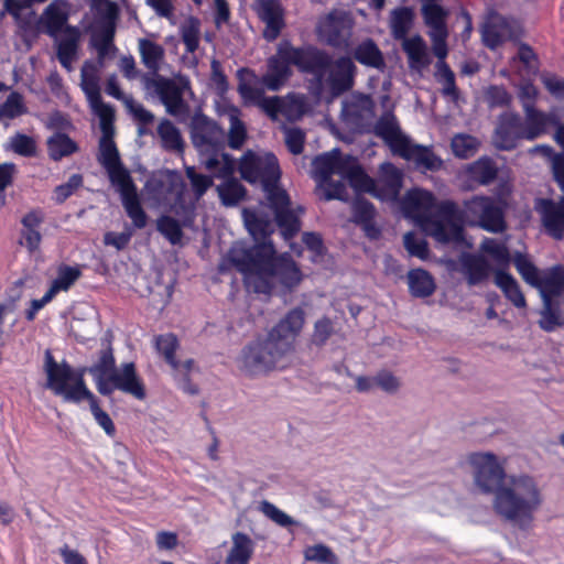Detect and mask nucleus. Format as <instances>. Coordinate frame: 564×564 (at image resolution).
<instances>
[{
  "label": "nucleus",
  "instance_id": "obj_8",
  "mask_svg": "<svg viewBox=\"0 0 564 564\" xmlns=\"http://www.w3.org/2000/svg\"><path fill=\"white\" fill-rule=\"evenodd\" d=\"M186 176L189 180L194 197L185 191L181 176L171 171L152 177L145 188L154 194L158 202L169 205L176 215H182L192 210L195 203L213 185L212 177L197 173L193 166L186 167Z\"/></svg>",
  "mask_w": 564,
  "mask_h": 564
},
{
  "label": "nucleus",
  "instance_id": "obj_62",
  "mask_svg": "<svg viewBox=\"0 0 564 564\" xmlns=\"http://www.w3.org/2000/svg\"><path fill=\"white\" fill-rule=\"evenodd\" d=\"M155 542L161 551H171L174 550L178 544V539L176 533L169 531H161L156 533Z\"/></svg>",
  "mask_w": 564,
  "mask_h": 564
},
{
  "label": "nucleus",
  "instance_id": "obj_50",
  "mask_svg": "<svg viewBox=\"0 0 564 564\" xmlns=\"http://www.w3.org/2000/svg\"><path fill=\"white\" fill-rule=\"evenodd\" d=\"M470 177L479 183H488L496 175V167L487 158H481L468 165Z\"/></svg>",
  "mask_w": 564,
  "mask_h": 564
},
{
  "label": "nucleus",
  "instance_id": "obj_40",
  "mask_svg": "<svg viewBox=\"0 0 564 564\" xmlns=\"http://www.w3.org/2000/svg\"><path fill=\"white\" fill-rule=\"evenodd\" d=\"M414 21V11L411 8L402 7L391 11L389 25L394 39L403 40L411 30Z\"/></svg>",
  "mask_w": 564,
  "mask_h": 564
},
{
  "label": "nucleus",
  "instance_id": "obj_16",
  "mask_svg": "<svg viewBox=\"0 0 564 564\" xmlns=\"http://www.w3.org/2000/svg\"><path fill=\"white\" fill-rule=\"evenodd\" d=\"M463 217L469 224L488 231L498 232L505 228L502 207L500 203L490 198L475 197L468 200L465 204Z\"/></svg>",
  "mask_w": 564,
  "mask_h": 564
},
{
  "label": "nucleus",
  "instance_id": "obj_19",
  "mask_svg": "<svg viewBox=\"0 0 564 564\" xmlns=\"http://www.w3.org/2000/svg\"><path fill=\"white\" fill-rule=\"evenodd\" d=\"M99 66L93 62H86L82 67V88L89 101L93 111L102 119L104 126L109 121L112 108L101 101L98 86Z\"/></svg>",
  "mask_w": 564,
  "mask_h": 564
},
{
  "label": "nucleus",
  "instance_id": "obj_38",
  "mask_svg": "<svg viewBox=\"0 0 564 564\" xmlns=\"http://www.w3.org/2000/svg\"><path fill=\"white\" fill-rule=\"evenodd\" d=\"M138 48L147 68L156 72L164 62L165 51L151 37L139 39Z\"/></svg>",
  "mask_w": 564,
  "mask_h": 564
},
{
  "label": "nucleus",
  "instance_id": "obj_32",
  "mask_svg": "<svg viewBox=\"0 0 564 564\" xmlns=\"http://www.w3.org/2000/svg\"><path fill=\"white\" fill-rule=\"evenodd\" d=\"M254 552V543L249 535L236 532L231 535V544L225 564H249Z\"/></svg>",
  "mask_w": 564,
  "mask_h": 564
},
{
  "label": "nucleus",
  "instance_id": "obj_47",
  "mask_svg": "<svg viewBox=\"0 0 564 564\" xmlns=\"http://www.w3.org/2000/svg\"><path fill=\"white\" fill-rule=\"evenodd\" d=\"M158 134L162 144L169 150L181 151L183 149V140L180 131L170 121L163 120L158 127Z\"/></svg>",
  "mask_w": 564,
  "mask_h": 564
},
{
  "label": "nucleus",
  "instance_id": "obj_36",
  "mask_svg": "<svg viewBox=\"0 0 564 564\" xmlns=\"http://www.w3.org/2000/svg\"><path fill=\"white\" fill-rule=\"evenodd\" d=\"M158 93L167 112L177 116L185 111L181 89L172 82L160 79L156 83Z\"/></svg>",
  "mask_w": 564,
  "mask_h": 564
},
{
  "label": "nucleus",
  "instance_id": "obj_59",
  "mask_svg": "<svg viewBox=\"0 0 564 564\" xmlns=\"http://www.w3.org/2000/svg\"><path fill=\"white\" fill-rule=\"evenodd\" d=\"M284 140L289 150L293 154H299L303 150L304 133L297 128H285Z\"/></svg>",
  "mask_w": 564,
  "mask_h": 564
},
{
  "label": "nucleus",
  "instance_id": "obj_25",
  "mask_svg": "<svg viewBox=\"0 0 564 564\" xmlns=\"http://www.w3.org/2000/svg\"><path fill=\"white\" fill-rule=\"evenodd\" d=\"M535 208L549 234L556 239L562 238L564 231V198L558 203L539 199Z\"/></svg>",
  "mask_w": 564,
  "mask_h": 564
},
{
  "label": "nucleus",
  "instance_id": "obj_20",
  "mask_svg": "<svg viewBox=\"0 0 564 564\" xmlns=\"http://www.w3.org/2000/svg\"><path fill=\"white\" fill-rule=\"evenodd\" d=\"M524 110L525 121L522 123V137L525 140H534L546 133L549 127H555L561 121H564V112L562 111L544 113L528 105H524Z\"/></svg>",
  "mask_w": 564,
  "mask_h": 564
},
{
  "label": "nucleus",
  "instance_id": "obj_17",
  "mask_svg": "<svg viewBox=\"0 0 564 564\" xmlns=\"http://www.w3.org/2000/svg\"><path fill=\"white\" fill-rule=\"evenodd\" d=\"M100 120V128L102 130V138L100 140L99 149V161L106 167L108 175L111 180V183L117 186L127 181H130L131 177L127 170H124L119 161V154L116 149V145L111 139L112 133V120H113V110H111V115L107 124L104 126L102 119Z\"/></svg>",
  "mask_w": 564,
  "mask_h": 564
},
{
  "label": "nucleus",
  "instance_id": "obj_42",
  "mask_svg": "<svg viewBox=\"0 0 564 564\" xmlns=\"http://www.w3.org/2000/svg\"><path fill=\"white\" fill-rule=\"evenodd\" d=\"M355 58L370 67L380 68L383 66V56L378 46L370 40L362 42L355 50Z\"/></svg>",
  "mask_w": 564,
  "mask_h": 564
},
{
  "label": "nucleus",
  "instance_id": "obj_39",
  "mask_svg": "<svg viewBox=\"0 0 564 564\" xmlns=\"http://www.w3.org/2000/svg\"><path fill=\"white\" fill-rule=\"evenodd\" d=\"M373 104L368 96L352 95L344 102L343 116L347 120L367 119L371 117Z\"/></svg>",
  "mask_w": 564,
  "mask_h": 564
},
{
  "label": "nucleus",
  "instance_id": "obj_3",
  "mask_svg": "<svg viewBox=\"0 0 564 564\" xmlns=\"http://www.w3.org/2000/svg\"><path fill=\"white\" fill-rule=\"evenodd\" d=\"M324 59L317 50L295 48L290 43L282 42L276 54L268 61V69L261 79L250 70L240 73L238 90L246 102L260 106L275 118L282 110V101L278 97L265 98L264 88L272 91L281 89L292 74L290 65L302 72L315 70Z\"/></svg>",
  "mask_w": 564,
  "mask_h": 564
},
{
  "label": "nucleus",
  "instance_id": "obj_30",
  "mask_svg": "<svg viewBox=\"0 0 564 564\" xmlns=\"http://www.w3.org/2000/svg\"><path fill=\"white\" fill-rule=\"evenodd\" d=\"M43 221V216L39 212H30L23 216L20 245L25 247L29 252L33 253L39 250L42 236L40 234V226Z\"/></svg>",
  "mask_w": 564,
  "mask_h": 564
},
{
  "label": "nucleus",
  "instance_id": "obj_28",
  "mask_svg": "<svg viewBox=\"0 0 564 564\" xmlns=\"http://www.w3.org/2000/svg\"><path fill=\"white\" fill-rule=\"evenodd\" d=\"M494 283L498 289H500L505 297L517 308L527 307V301L521 291L520 284L509 270L501 268L494 270Z\"/></svg>",
  "mask_w": 564,
  "mask_h": 564
},
{
  "label": "nucleus",
  "instance_id": "obj_43",
  "mask_svg": "<svg viewBox=\"0 0 564 564\" xmlns=\"http://www.w3.org/2000/svg\"><path fill=\"white\" fill-rule=\"evenodd\" d=\"M28 108L21 94L12 91L0 105V121L11 120L26 112Z\"/></svg>",
  "mask_w": 564,
  "mask_h": 564
},
{
  "label": "nucleus",
  "instance_id": "obj_11",
  "mask_svg": "<svg viewBox=\"0 0 564 564\" xmlns=\"http://www.w3.org/2000/svg\"><path fill=\"white\" fill-rule=\"evenodd\" d=\"M191 128L193 143L200 152L202 164L218 178L231 175L235 161L219 152L225 142L223 129L200 113L193 117Z\"/></svg>",
  "mask_w": 564,
  "mask_h": 564
},
{
  "label": "nucleus",
  "instance_id": "obj_34",
  "mask_svg": "<svg viewBox=\"0 0 564 564\" xmlns=\"http://www.w3.org/2000/svg\"><path fill=\"white\" fill-rule=\"evenodd\" d=\"M481 254L490 258L492 262V271L497 269L509 270L511 263V254L505 242L497 239L486 238L480 245Z\"/></svg>",
  "mask_w": 564,
  "mask_h": 564
},
{
  "label": "nucleus",
  "instance_id": "obj_58",
  "mask_svg": "<svg viewBox=\"0 0 564 564\" xmlns=\"http://www.w3.org/2000/svg\"><path fill=\"white\" fill-rule=\"evenodd\" d=\"M11 149L21 155H32L35 151L34 141L25 134H15L10 139Z\"/></svg>",
  "mask_w": 564,
  "mask_h": 564
},
{
  "label": "nucleus",
  "instance_id": "obj_48",
  "mask_svg": "<svg viewBox=\"0 0 564 564\" xmlns=\"http://www.w3.org/2000/svg\"><path fill=\"white\" fill-rule=\"evenodd\" d=\"M478 140L469 134H456L452 140L453 153L460 159L473 156L478 151Z\"/></svg>",
  "mask_w": 564,
  "mask_h": 564
},
{
  "label": "nucleus",
  "instance_id": "obj_64",
  "mask_svg": "<svg viewBox=\"0 0 564 564\" xmlns=\"http://www.w3.org/2000/svg\"><path fill=\"white\" fill-rule=\"evenodd\" d=\"M58 554L61 555L64 564H88L86 558L77 551L68 545H64L59 549Z\"/></svg>",
  "mask_w": 564,
  "mask_h": 564
},
{
  "label": "nucleus",
  "instance_id": "obj_15",
  "mask_svg": "<svg viewBox=\"0 0 564 564\" xmlns=\"http://www.w3.org/2000/svg\"><path fill=\"white\" fill-rule=\"evenodd\" d=\"M325 59L315 70H306L318 77L323 89H328L333 95H338L352 86L355 65L348 57H341L330 62L327 55L317 51Z\"/></svg>",
  "mask_w": 564,
  "mask_h": 564
},
{
  "label": "nucleus",
  "instance_id": "obj_5",
  "mask_svg": "<svg viewBox=\"0 0 564 564\" xmlns=\"http://www.w3.org/2000/svg\"><path fill=\"white\" fill-rule=\"evenodd\" d=\"M239 170L242 178L262 185L284 238L295 235L300 230L299 213H302V208H292L288 194L276 185L280 178L276 158L271 153L248 152L242 156Z\"/></svg>",
  "mask_w": 564,
  "mask_h": 564
},
{
  "label": "nucleus",
  "instance_id": "obj_41",
  "mask_svg": "<svg viewBox=\"0 0 564 564\" xmlns=\"http://www.w3.org/2000/svg\"><path fill=\"white\" fill-rule=\"evenodd\" d=\"M78 267L62 264L57 268L56 278L52 281L50 291L55 295L59 292H66L80 276Z\"/></svg>",
  "mask_w": 564,
  "mask_h": 564
},
{
  "label": "nucleus",
  "instance_id": "obj_1",
  "mask_svg": "<svg viewBox=\"0 0 564 564\" xmlns=\"http://www.w3.org/2000/svg\"><path fill=\"white\" fill-rule=\"evenodd\" d=\"M243 219L257 245L247 250L236 243L229 251V260L242 273L250 292L270 295L275 290L292 291L300 285L303 274L296 263L285 254L278 256L267 237L273 232L270 220L245 210Z\"/></svg>",
  "mask_w": 564,
  "mask_h": 564
},
{
  "label": "nucleus",
  "instance_id": "obj_56",
  "mask_svg": "<svg viewBox=\"0 0 564 564\" xmlns=\"http://www.w3.org/2000/svg\"><path fill=\"white\" fill-rule=\"evenodd\" d=\"M158 229L172 243H177L182 238V230L178 223L171 217H161L158 220Z\"/></svg>",
  "mask_w": 564,
  "mask_h": 564
},
{
  "label": "nucleus",
  "instance_id": "obj_4",
  "mask_svg": "<svg viewBox=\"0 0 564 564\" xmlns=\"http://www.w3.org/2000/svg\"><path fill=\"white\" fill-rule=\"evenodd\" d=\"M303 325L304 312L291 310L267 336L242 348L237 359L239 369L249 376H260L286 368L292 362L296 337Z\"/></svg>",
  "mask_w": 564,
  "mask_h": 564
},
{
  "label": "nucleus",
  "instance_id": "obj_21",
  "mask_svg": "<svg viewBox=\"0 0 564 564\" xmlns=\"http://www.w3.org/2000/svg\"><path fill=\"white\" fill-rule=\"evenodd\" d=\"M108 19L105 23L94 30L91 36V44L98 53V63L101 66L102 63L115 56L116 47L112 43L115 35V22L113 18L117 14V6L115 3H107Z\"/></svg>",
  "mask_w": 564,
  "mask_h": 564
},
{
  "label": "nucleus",
  "instance_id": "obj_29",
  "mask_svg": "<svg viewBox=\"0 0 564 564\" xmlns=\"http://www.w3.org/2000/svg\"><path fill=\"white\" fill-rule=\"evenodd\" d=\"M117 188L120 192L122 204L128 216L131 218L135 227L143 228L147 224V216L140 205L135 186L132 181L130 180L119 184L117 185Z\"/></svg>",
  "mask_w": 564,
  "mask_h": 564
},
{
  "label": "nucleus",
  "instance_id": "obj_54",
  "mask_svg": "<svg viewBox=\"0 0 564 564\" xmlns=\"http://www.w3.org/2000/svg\"><path fill=\"white\" fill-rule=\"evenodd\" d=\"M373 382L387 393H395L401 388V379L388 370H381L373 376Z\"/></svg>",
  "mask_w": 564,
  "mask_h": 564
},
{
  "label": "nucleus",
  "instance_id": "obj_14",
  "mask_svg": "<svg viewBox=\"0 0 564 564\" xmlns=\"http://www.w3.org/2000/svg\"><path fill=\"white\" fill-rule=\"evenodd\" d=\"M44 371L46 387L65 401L80 402L89 394L83 376L74 373L68 365L56 362L50 350L45 351Z\"/></svg>",
  "mask_w": 564,
  "mask_h": 564
},
{
  "label": "nucleus",
  "instance_id": "obj_18",
  "mask_svg": "<svg viewBox=\"0 0 564 564\" xmlns=\"http://www.w3.org/2000/svg\"><path fill=\"white\" fill-rule=\"evenodd\" d=\"M352 29V20L345 12H334L322 19L317 26V33L322 41L339 46L346 44Z\"/></svg>",
  "mask_w": 564,
  "mask_h": 564
},
{
  "label": "nucleus",
  "instance_id": "obj_13",
  "mask_svg": "<svg viewBox=\"0 0 564 564\" xmlns=\"http://www.w3.org/2000/svg\"><path fill=\"white\" fill-rule=\"evenodd\" d=\"M475 488L484 494H496L508 477L506 458L490 451H475L465 456Z\"/></svg>",
  "mask_w": 564,
  "mask_h": 564
},
{
  "label": "nucleus",
  "instance_id": "obj_9",
  "mask_svg": "<svg viewBox=\"0 0 564 564\" xmlns=\"http://www.w3.org/2000/svg\"><path fill=\"white\" fill-rule=\"evenodd\" d=\"M511 261L518 273L531 286L539 290L543 300L540 326L545 330L563 319V314L552 310V296L564 291V268L555 267L547 271L540 272L528 256L516 253Z\"/></svg>",
  "mask_w": 564,
  "mask_h": 564
},
{
  "label": "nucleus",
  "instance_id": "obj_45",
  "mask_svg": "<svg viewBox=\"0 0 564 564\" xmlns=\"http://www.w3.org/2000/svg\"><path fill=\"white\" fill-rule=\"evenodd\" d=\"M422 13L430 31H447L445 26L446 12L434 3L433 0H425Z\"/></svg>",
  "mask_w": 564,
  "mask_h": 564
},
{
  "label": "nucleus",
  "instance_id": "obj_60",
  "mask_svg": "<svg viewBox=\"0 0 564 564\" xmlns=\"http://www.w3.org/2000/svg\"><path fill=\"white\" fill-rule=\"evenodd\" d=\"M429 35L433 43V52L435 56L438 58V62H444L447 55V31H429Z\"/></svg>",
  "mask_w": 564,
  "mask_h": 564
},
{
  "label": "nucleus",
  "instance_id": "obj_27",
  "mask_svg": "<svg viewBox=\"0 0 564 564\" xmlns=\"http://www.w3.org/2000/svg\"><path fill=\"white\" fill-rule=\"evenodd\" d=\"M68 3L64 0H55L47 6L41 17V23L46 32L55 36L61 34L66 28L68 19Z\"/></svg>",
  "mask_w": 564,
  "mask_h": 564
},
{
  "label": "nucleus",
  "instance_id": "obj_7",
  "mask_svg": "<svg viewBox=\"0 0 564 564\" xmlns=\"http://www.w3.org/2000/svg\"><path fill=\"white\" fill-rule=\"evenodd\" d=\"M541 503V490L527 474L508 475L494 495L492 502L497 513L523 528L530 525Z\"/></svg>",
  "mask_w": 564,
  "mask_h": 564
},
{
  "label": "nucleus",
  "instance_id": "obj_22",
  "mask_svg": "<svg viewBox=\"0 0 564 564\" xmlns=\"http://www.w3.org/2000/svg\"><path fill=\"white\" fill-rule=\"evenodd\" d=\"M259 19L265 24L263 36L275 40L284 26L283 9L276 0H257L254 6Z\"/></svg>",
  "mask_w": 564,
  "mask_h": 564
},
{
  "label": "nucleus",
  "instance_id": "obj_52",
  "mask_svg": "<svg viewBox=\"0 0 564 564\" xmlns=\"http://www.w3.org/2000/svg\"><path fill=\"white\" fill-rule=\"evenodd\" d=\"M259 509L267 518L280 527L288 528L296 523L292 517L269 501H262Z\"/></svg>",
  "mask_w": 564,
  "mask_h": 564
},
{
  "label": "nucleus",
  "instance_id": "obj_23",
  "mask_svg": "<svg viewBox=\"0 0 564 564\" xmlns=\"http://www.w3.org/2000/svg\"><path fill=\"white\" fill-rule=\"evenodd\" d=\"M456 270L464 275L469 285H480L489 279L492 265L482 254L463 253L457 261Z\"/></svg>",
  "mask_w": 564,
  "mask_h": 564
},
{
  "label": "nucleus",
  "instance_id": "obj_55",
  "mask_svg": "<svg viewBox=\"0 0 564 564\" xmlns=\"http://www.w3.org/2000/svg\"><path fill=\"white\" fill-rule=\"evenodd\" d=\"M404 247L411 256L425 260L429 257V249L425 240L416 237L412 232H408L403 238Z\"/></svg>",
  "mask_w": 564,
  "mask_h": 564
},
{
  "label": "nucleus",
  "instance_id": "obj_37",
  "mask_svg": "<svg viewBox=\"0 0 564 564\" xmlns=\"http://www.w3.org/2000/svg\"><path fill=\"white\" fill-rule=\"evenodd\" d=\"M410 293L415 297H427L435 292L436 283L432 274L423 269L410 270L406 274Z\"/></svg>",
  "mask_w": 564,
  "mask_h": 564
},
{
  "label": "nucleus",
  "instance_id": "obj_2",
  "mask_svg": "<svg viewBox=\"0 0 564 564\" xmlns=\"http://www.w3.org/2000/svg\"><path fill=\"white\" fill-rule=\"evenodd\" d=\"M312 166V175L327 200L348 199L343 180H347L356 192L369 193L381 200H394L402 184L401 172L391 163L381 164L379 178L375 182L355 159L341 156L338 150L316 156Z\"/></svg>",
  "mask_w": 564,
  "mask_h": 564
},
{
  "label": "nucleus",
  "instance_id": "obj_57",
  "mask_svg": "<svg viewBox=\"0 0 564 564\" xmlns=\"http://www.w3.org/2000/svg\"><path fill=\"white\" fill-rule=\"evenodd\" d=\"M83 183V178L78 174H74L69 177V180L59 186H57L54 191V198L57 203H63L67 197H69L74 191H76Z\"/></svg>",
  "mask_w": 564,
  "mask_h": 564
},
{
  "label": "nucleus",
  "instance_id": "obj_10",
  "mask_svg": "<svg viewBox=\"0 0 564 564\" xmlns=\"http://www.w3.org/2000/svg\"><path fill=\"white\" fill-rule=\"evenodd\" d=\"M93 376L97 390L104 395L119 390L139 401L147 398V389L143 380L138 375L134 364L126 362L116 367L111 350L101 352L99 360L88 369Z\"/></svg>",
  "mask_w": 564,
  "mask_h": 564
},
{
  "label": "nucleus",
  "instance_id": "obj_63",
  "mask_svg": "<svg viewBox=\"0 0 564 564\" xmlns=\"http://www.w3.org/2000/svg\"><path fill=\"white\" fill-rule=\"evenodd\" d=\"M130 232H107L104 237V242L109 246H113L117 250L123 249L130 241Z\"/></svg>",
  "mask_w": 564,
  "mask_h": 564
},
{
  "label": "nucleus",
  "instance_id": "obj_46",
  "mask_svg": "<svg viewBox=\"0 0 564 564\" xmlns=\"http://www.w3.org/2000/svg\"><path fill=\"white\" fill-rule=\"evenodd\" d=\"M48 153L53 160H59L76 151V144L63 133H55L47 140Z\"/></svg>",
  "mask_w": 564,
  "mask_h": 564
},
{
  "label": "nucleus",
  "instance_id": "obj_53",
  "mask_svg": "<svg viewBox=\"0 0 564 564\" xmlns=\"http://www.w3.org/2000/svg\"><path fill=\"white\" fill-rule=\"evenodd\" d=\"M182 39L188 52H194L199 44V23L194 19L187 20L181 29Z\"/></svg>",
  "mask_w": 564,
  "mask_h": 564
},
{
  "label": "nucleus",
  "instance_id": "obj_51",
  "mask_svg": "<svg viewBox=\"0 0 564 564\" xmlns=\"http://www.w3.org/2000/svg\"><path fill=\"white\" fill-rule=\"evenodd\" d=\"M84 400H88L91 414L97 424L105 431L107 435L112 436L116 432L115 424L111 417L100 409L95 395L89 391V394L85 395Z\"/></svg>",
  "mask_w": 564,
  "mask_h": 564
},
{
  "label": "nucleus",
  "instance_id": "obj_33",
  "mask_svg": "<svg viewBox=\"0 0 564 564\" xmlns=\"http://www.w3.org/2000/svg\"><path fill=\"white\" fill-rule=\"evenodd\" d=\"M218 113L221 117H226L230 123L228 133L229 145L232 149H239L247 137L246 127L240 120V111L236 107L224 102L218 106Z\"/></svg>",
  "mask_w": 564,
  "mask_h": 564
},
{
  "label": "nucleus",
  "instance_id": "obj_49",
  "mask_svg": "<svg viewBox=\"0 0 564 564\" xmlns=\"http://www.w3.org/2000/svg\"><path fill=\"white\" fill-rule=\"evenodd\" d=\"M217 192L224 205L232 206L239 203L245 196V188L238 181H227L217 186Z\"/></svg>",
  "mask_w": 564,
  "mask_h": 564
},
{
  "label": "nucleus",
  "instance_id": "obj_12",
  "mask_svg": "<svg viewBox=\"0 0 564 564\" xmlns=\"http://www.w3.org/2000/svg\"><path fill=\"white\" fill-rule=\"evenodd\" d=\"M376 132L380 135L390 149L413 162L417 167L425 170H437L442 161L435 156L427 148L413 144L399 129L395 118L387 113L376 126Z\"/></svg>",
  "mask_w": 564,
  "mask_h": 564
},
{
  "label": "nucleus",
  "instance_id": "obj_24",
  "mask_svg": "<svg viewBox=\"0 0 564 564\" xmlns=\"http://www.w3.org/2000/svg\"><path fill=\"white\" fill-rule=\"evenodd\" d=\"M522 137V122L520 118L511 112L501 116L494 134V143L502 150H510L517 147Z\"/></svg>",
  "mask_w": 564,
  "mask_h": 564
},
{
  "label": "nucleus",
  "instance_id": "obj_31",
  "mask_svg": "<svg viewBox=\"0 0 564 564\" xmlns=\"http://www.w3.org/2000/svg\"><path fill=\"white\" fill-rule=\"evenodd\" d=\"M511 29L507 20L498 14H491L482 28L484 43L490 47H498L503 41L511 37Z\"/></svg>",
  "mask_w": 564,
  "mask_h": 564
},
{
  "label": "nucleus",
  "instance_id": "obj_6",
  "mask_svg": "<svg viewBox=\"0 0 564 564\" xmlns=\"http://www.w3.org/2000/svg\"><path fill=\"white\" fill-rule=\"evenodd\" d=\"M454 204L436 203L429 191L414 188L402 199L404 215L441 242L463 240L462 227L454 220Z\"/></svg>",
  "mask_w": 564,
  "mask_h": 564
},
{
  "label": "nucleus",
  "instance_id": "obj_26",
  "mask_svg": "<svg viewBox=\"0 0 564 564\" xmlns=\"http://www.w3.org/2000/svg\"><path fill=\"white\" fill-rule=\"evenodd\" d=\"M55 37L57 58L68 72L73 70V64L78 58L80 32L76 28H66Z\"/></svg>",
  "mask_w": 564,
  "mask_h": 564
},
{
  "label": "nucleus",
  "instance_id": "obj_35",
  "mask_svg": "<svg viewBox=\"0 0 564 564\" xmlns=\"http://www.w3.org/2000/svg\"><path fill=\"white\" fill-rule=\"evenodd\" d=\"M402 47L408 55L411 68L421 69L430 64L427 46L420 35L403 39Z\"/></svg>",
  "mask_w": 564,
  "mask_h": 564
},
{
  "label": "nucleus",
  "instance_id": "obj_44",
  "mask_svg": "<svg viewBox=\"0 0 564 564\" xmlns=\"http://www.w3.org/2000/svg\"><path fill=\"white\" fill-rule=\"evenodd\" d=\"M303 556L305 561L318 564H339L338 556L329 546L323 543L306 546L303 551Z\"/></svg>",
  "mask_w": 564,
  "mask_h": 564
},
{
  "label": "nucleus",
  "instance_id": "obj_61",
  "mask_svg": "<svg viewBox=\"0 0 564 564\" xmlns=\"http://www.w3.org/2000/svg\"><path fill=\"white\" fill-rule=\"evenodd\" d=\"M177 346V339L172 334H165L156 339V348L161 351L170 364H174L173 354Z\"/></svg>",
  "mask_w": 564,
  "mask_h": 564
}]
</instances>
